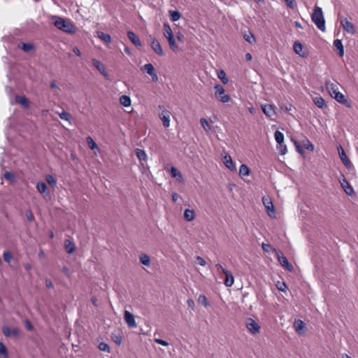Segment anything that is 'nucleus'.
<instances>
[{
  "label": "nucleus",
  "mask_w": 358,
  "mask_h": 358,
  "mask_svg": "<svg viewBox=\"0 0 358 358\" xmlns=\"http://www.w3.org/2000/svg\"><path fill=\"white\" fill-rule=\"evenodd\" d=\"M250 174V169L245 164H241L239 169V175L241 177L248 176Z\"/></svg>",
  "instance_id": "obj_32"
},
{
  "label": "nucleus",
  "mask_w": 358,
  "mask_h": 358,
  "mask_svg": "<svg viewBox=\"0 0 358 358\" xmlns=\"http://www.w3.org/2000/svg\"><path fill=\"white\" fill-rule=\"evenodd\" d=\"M139 261L144 266H150V258L146 254H141L139 257Z\"/></svg>",
  "instance_id": "obj_30"
},
{
  "label": "nucleus",
  "mask_w": 358,
  "mask_h": 358,
  "mask_svg": "<svg viewBox=\"0 0 358 358\" xmlns=\"http://www.w3.org/2000/svg\"><path fill=\"white\" fill-rule=\"evenodd\" d=\"M222 156L224 159L225 166L231 171L235 170L236 167L234 164V162L232 161L231 156L226 152H224V153L222 154Z\"/></svg>",
  "instance_id": "obj_18"
},
{
  "label": "nucleus",
  "mask_w": 358,
  "mask_h": 358,
  "mask_svg": "<svg viewBox=\"0 0 358 358\" xmlns=\"http://www.w3.org/2000/svg\"><path fill=\"white\" fill-rule=\"evenodd\" d=\"M120 103L125 106V107H129L131 106V99L129 96L127 95H122L120 97Z\"/></svg>",
  "instance_id": "obj_28"
},
{
  "label": "nucleus",
  "mask_w": 358,
  "mask_h": 358,
  "mask_svg": "<svg viewBox=\"0 0 358 358\" xmlns=\"http://www.w3.org/2000/svg\"><path fill=\"white\" fill-rule=\"evenodd\" d=\"M86 141L89 145V147L92 149V150H94L95 148H98V146L96 145V143H95V141L92 139V137L90 136H88L86 138Z\"/></svg>",
  "instance_id": "obj_45"
},
{
  "label": "nucleus",
  "mask_w": 358,
  "mask_h": 358,
  "mask_svg": "<svg viewBox=\"0 0 358 358\" xmlns=\"http://www.w3.org/2000/svg\"><path fill=\"white\" fill-rule=\"evenodd\" d=\"M25 215L27 217V219L29 222H33L34 220V216L32 212L31 211V210H27L25 211Z\"/></svg>",
  "instance_id": "obj_51"
},
{
  "label": "nucleus",
  "mask_w": 358,
  "mask_h": 358,
  "mask_svg": "<svg viewBox=\"0 0 358 358\" xmlns=\"http://www.w3.org/2000/svg\"><path fill=\"white\" fill-rule=\"evenodd\" d=\"M245 327L248 331L252 335H255L260 331V325L258 322L251 317L245 320Z\"/></svg>",
  "instance_id": "obj_5"
},
{
  "label": "nucleus",
  "mask_w": 358,
  "mask_h": 358,
  "mask_svg": "<svg viewBox=\"0 0 358 358\" xmlns=\"http://www.w3.org/2000/svg\"><path fill=\"white\" fill-rule=\"evenodd\" d=\"M195 218V212L193 209H186L184 212V219L187 222H191Z\"/></svg>",
  "instance_id": "obj_23"
},
{
  "label": "nucleus",
  "mask_w": 358,
  "mask_h": 358,
  "mask_svg": "<svg viewBox=\"0 0 358 358\" xmlns=\"http://www.w3.org/2000/svg\"><path fill=\"white\" fill-rule=\"evenodd\" d=\"M341 185L345 191V192L351 196L354 193V189L350 185V183L345 180L343 179V182H341Z\"/></svg>",
  "instance_id": "obj_24"
},
{
  "label": "nucleus",
  "mask_w": 358,
  "mask_h": 358,
  "mask_svg": "<svg viewBox=\"0 0 358 358\" xmlns=\"http://www.w3.org/2000/svg\"><path fill=\"white\" fill-rule=\"evenodd\" d=\"M127 36L130 41L136 47H141V42L139 39V38L135 34V33L132 31H129L127 32Z\"/></svg>",
  "instance_id": "obj_19"
},
{
  "label": "nucleus",
  "mask_w": 358,
  "mask_h": 358,
  "mask_svg": "<svg viewBox=\"0 0 358 358\" xmlns=\"http://www.w3.org/2000/svg\"><path fill=\"white\" fill-rule=\"evenodd\" d=\"M294 52L302 57H306L307 55L303 52V46L299 42H295L293 45Z\"/></svg>",
  "instance_id": "obj_20"
},
{
  "label": "nucleus",
  "mask_w": 358,
  "mask_h": 358,
  "mask_svg": "<svg viewBox=\"0 0 358 358\" xmlns=\"http://www.w3.org/2000/svg\"><path fill=\"white\" fill-rule=\"evenodd\" d=\"M171 176L176 178L179 182H182L183 178L181 173L174 166H172L170 170Z\"/></svg>",
  "instance_id": "obj_25"
},
{
  "label": "nucleus",
  "mask_w": 358,
  "mask_h": 358,
  "mask_svg": "<svg viewBox=\"0 0 358 358\" xmlns=\"http://www.w3.org/2000/svg\"><path fill=\"white\" fill-rule=\"evenodd\" d=\"M73 52L78 56H80L81 55V52L80 51V50L77 48V47H74L73 49Z\"/></svg>",
  "instance_id": "obj_63"
},
{
  "label": "nucleus",
  "mask_w": 358,
  "mask_h": 358,
  "mask_svg": "<svg viewBox=\"0 0 358 358\" xmlns=\"http://www.w3.org/2000/svg\"><path fill=\"white\" fill-rule=\"evenodd\" d=\"M277 150L280 155H285L287 151V146L284 142L282 143H278Z\"/></svg>",
  "instance_id": "obj_43"
},
{
  "label": "nucleus",
  "mask_w": 358,
  "mask_h": 358,
  "mask_svg": "<svg viewBox=\"0 0 358 358\" xmlns=\"http://www.w3.org/2000/svg\"><path fill=\"white\" fill-rule=\"evenodd\" d=\"M215 88V96L217 99H218L220 102L223 103H228L231 98L229 95L225 94L224 88L220 84H216L214 87Z\"/></svg>",
  "instance_id": "obj_4"
},
{
  "label": "nucleus",
  "mask_w": 358,
  "mask_h": 358,
  "mask_svg": "<svg viewBox=\"0 0 358 358\" xmlns=\"http://www.w3.org/2000/svg\"><path fill=\"white\" fill-rule=\"evenodd\" d=\"M113 341L118 345H121L122 342V338L121 337V336H119V335H114L113 336Z\"/></svg>",
  "instance_id": "obj_55"
},
{
  "label": "nucleus",
  "mask_w": 358,
  "mask_h": 358,
  "mask_svg": "<svg viewBox=\"0 0 358 358\" xmlns=\"http://www.w3.org/2000/svg\"><path fill=\"white\" fill-rule=\"evenodd\" d=\"M313 102L320 108H324L326 106L325 101L321 96H315Z\"/></svg>",
  "instance_id": "obj_27"
},
{
  "label": "nucleus",
  "mask_w": 358,
  "mask_h": 358,
  "mask_svg": "<svg viewBox=\"0 0 358 358\" xmlns=\"http://www.w3.org/2000/svg\"><path fill=\"white\" fill-rule=\"evenodd\" d=\"M263 113L268 117H272L275 115V108L271 104H264L262 106Z\"/></svg>",
  "instance_id": "obj_16"
},
{
  "label": "nucleus",
  "mask_w": 358,
  "mask_h": 358,
  "mask_svg": "<svg viewBox=\"0 0 358 358\" xmlns=\"http://www.w3.org/2000/svg\"><path fill=\"white\" fill-rule=\"evenodd\" d=\"M45 180L51 186H55L56 185V180L52 175H47L45 176Z\"/></svg>",
  "instance_id": "obj_48"
},
{
  "label": "nucleus",
  "mask_w": 358,
  "mask_h": 358,
  "mask_svg": "<svg viewBox=\"0 0 358 358\" xmlns=\"http://www.w3.org/2000/svg\"><path fill=\"white\" fill-rule=\"evenodd\" d=\"M304 146L306 149L311 152L313 151L315 148L313 144L308 140H306V143L304 144Z\"/></svg>",
  "instance_id": "obj_54"
},
{
  "label": "nucleus",
  "mask_w": 358,
  "mask_h": 358,
  "mask_svg": "<svg viewBox=\"0 0 358 358\" xmlns=\"http://www.w3.org/2000/svg\"><path fill=\"white\" fill-rule=\"evenodd\" d=\"M262 248L264 252H268L271 248V245L270 244L263 243L262 244Z\"/></svg>",
  "instance_id": "obj_58"
},
{
  "label": "nucleus",
  "mask_w": 358,
  "mask_h": 358,
  "mask_svg": "<svg viewBox=\"0 0 358 358\" xmlns=\"http://www.w3.org/2000/svg\"><path fill=\"white\" fill-rule=\"evenodd\" d=\"M273 250L280 265L289 271H293V266L288 262L283 253L279 250L274 249Z\"/></svg>",
  "instance_id": "obj_6"
},
{
  "label": "nucleus",
  "mask_w": 358,
  "mask_h": 358,
  "mask_svg": "<svg viewBox=\"0 0 358 358\" xmlns=\"http://www.w3.org/2000/svg\"><path fill=\"white\" fill-rule=\"evenodd\" d=\"M217 77L224 84H227L229 79L227 78L225 72L223 70H220L217 72Z\"/></svg>",
  "instance_id": "obj_36"
},
{
  "label": "nucleus",
  "mask_w": 358,
  "mask_h": 358,
  "mask_svg": "<svg viewBox=\"0 0 358 358\" xmlns=\"http://www.w3.org/2000/svg\"><path fill=\"white\" fill-rule=\"evenodd\" d=\"M198 302L202 304L204 307L210 306V303L208 302L206 296L205 295L201 294L199 296Z\"/></svg>",
  "instance_id": "obj_38"
},
{
  "label": "nucleus",
  "mask_w": 358,
  "mask_h": 358,
  "mask_svg": "<svg viewBox=\"0 0 358 358\" xmlns=\"http://www.w3.org/2000/svg\"><path fill=\"white\" fill-rule=\"evenodd\" d=\"M187 306H188L189 308H194V301L192 299H188V300H187Z\"/></svg>",
  "instance_id": "obj_62"
},
{
  "label": "nucleus",
  "mask_w": 358,
  "mask_h": 358,
  "mask_svg": "<svg viewBox=\"0 0 358 358\" xmlns=\"http://www.w3.org/2000/svg\"><path fill=\"white\" fill-rule=\"evenodd\" d=\"M311 19L313 23L316 25V27L322 31H324L326 29L325 27V20L323 15L322 10L319 6H315L313 9V13L311 15Z\"/></svg>",
  "instance_id": "obj_2"
},
{
  "label": "nucleus",
  "mask_w": 358,
  "mask_h": 358,
  "mask_svg": "<svg viewBox=\"0 0 358 358\" xmlns=\"http://www.w3.org/2000/svg\"><path fill=\"white\" fill-rule=\"evenodd\" d=\"M334 46L338 50V54L340 57L344 55V48L341 40L336 39L334 41Z\"/></svg>",
  "instance_id": "obj_22"
},
{
  "label": "nucleus",
  "mask_w": 358,
  "mask_h": 358,
  "mask_svg": "<svg viewBox=\"0 0 358 358\" xmlns=\"http://www.w3.org/2000/svg\"><path fill=\"white\" fill-rule=\"evenodd\" d=\"M52 24L59 30L67 34H75L76 27L69 20H66L57 15L52 16Z\"/></svg>",
  "instance_id": "obj_1"
},
{
  "label": "nucleus",
  "mask_w": 358,
  "mask_h": 358,
  "mask_svg": "<svg viewBox=\"0 0 358 358\" xmlns=\"http://www.w3.org/2000/svg\"><path fill=\"white\" fill-rule=\"evenodd\" d=\"M276 286L277 288L281 292H285L287 288V285L285 282H278Z\"/></svg>",
  "instance_id": "obj_52"
},
{
  "label": "nucleus",
  "mask_w": 358,
  "mask_h": 358,
  "mask_svg": "<svg viewBox=\"0 0 358 358\" xmlns=\"http://www.w3.org/2000/svg\"><path fill=\"white\" fill-rule=\"evenodd\" d=\"M327 87L329 90V92L333 96L336 92H338L337 85L334 83L327 84Z\"/></svg>",
  "instance_id": "obj_40"
},
{
  "label": "nucleus",
  "mask_w": 358,
  "mask_h": 358,
  "mask_svg": "<svg viewBox=\"0 0 358 358\" xmlns=\"http://www.w3.org/2000/svg\"><path fill=\"white\" fill-rule=\"evenodd\" d=\"M36 189L37 190L40 192V193H45L47 190V185L46 184L43 182V181H41V182H37L36 184Z\"/></svg>",
  "instance_id": "obj_37"
},
{
  "label": "nucleus",
  "mask_w": 358,
  "mask_h": 358,
  "mask_svg": "<svg viewBox=\"0 0 358 358\" xmlns=\"http://www.w3.org/2000/svg\"><path fill=\"white\" fill-rule=\"evenodd\" d=\"M25 324L27 329H29V331H31L33 329V326L28 320L25 321Z\"/></svg>",
  "instance_id": "obj_61"
},
{
  "label": "nucleus",
  "mask_w": 358,
  "mask_h": 358,
  "mask_svg": "<svg viewBox=\"0 0 358 358\" xmlns=\"http://www.w3.org/2000/svg\"><path fill=\"white\" fill-rule=\"evenodd\" d=\"M163 30H164V36L168 40L170 48L173 51L177 50L178 46L176 43V41L174 39V36H173L171 27L168 24L164 23L163 25Z\"/></svg>",
  "instance_id": "obj_3"
},
{
  "label": "nucleus",
  "mask_w": 358,
  "mask_h": 358,
  "mask_svg": "<svg viewBox=\"0 0 358 358\" xmlns=\"http://www.w3.org/2000/svg\"><path fill=\"white\" fill-rule=\"evenodd\" d=\"M169 13H170L171 20L173 22L178 21L181 17L180 13L178 10H170Z\"/></svg>",
  "instance_id": "obj_39"
},
{
  "label": "nucleus",
  "mask_w": 358,
  "mask_h": 358,
  "mask_svg": "<svg viewBox=\"0 0 358 358\" xmlns=\"http://www.w3.org/2000/svg\"><path fill=\"white\" fill-rule=\"evenodd\" d=\"M304 326H305V324L301 320H298V321L295 322V323H294V327L297 331H299L300 330H301V329L303 328Z\"/></svg>",
  "instance_id": "obj_49"
},
{
  "label": "nucleus",
  "mask_w": 358,
  "mask_h": 358,
  "mask_svg": "<svg viewBox=\"0 0 358 358\" xmlns=\"http://www.w3.org/2000/svg\"><path fill=\"white\" fill-rule=\"evenodd\" d=\"M3 257L5 262L9 263L12 259V255L10 252L6 251L3 254Z\"/></svg>",
  "instance_id": "obj_50"
},
{
  "label": "nucleus",
  "mask_w": 358,
  "mask_h": 358,
  "mask_svg": "<svg viewBox=\"0 0 358 358\" xmlns=\"http://www.w3.org/2000/svg\"><path fill=\"white\" fill-rule=\"evenodd\" d=\"M148 41L152 50L159 56L164 55V51L158 40L152 35H149Z\"/></svg>",
  "instance_id": "obj_8"
},
{
  "label": "nucleus",
  "mask_w": 358,
  "mask_h": 358,
  "mask_svg": "<svg viewBox=\"0 0 358 358\" xmlns=\"http://www.w3.org/2000/svg\"><path fill=\"white\" fill-rule=\"evenodd\" d=\"M289 8H294L295 6L294 0H284Z\"/></svg>",
  "instance_id": "obj_59"
},
{
  "label": "nucleus",
  "mask_w": 358,
  "mask_h": 358,
  "mask_svg": "<svg viewBox=\"0 0 358 358\" xmlns=\"http://www.w3.org/2000/svg\"><path fill=\"white\" fill-rule=\"evenodd\" d=\"M274 137L277 143H282L284 142V134L280 131H275Z\"/></svg>",
  "instance_id": "obj_35"
},
{
  "label": "nucleus",
  "mask_w": 358,
  "mask_h": 358,
  "mask_svg": "<svg viewBox=\"0 0 358 358\" xmlns=\"http://www.w3.org/2000/svg\"><path fill=\"white\" fill-rule=\"evenodd\" d=\"M333 97L340 103L344 105L345 106L348 108L352 107L351 101H349L345 96L342 94L341 92H338L335 94V95L333 96Z\"/></svg>",
  "instance_id": "obj_11"
},
{
  "label": "nucleus",
  "mask_w": 358,
  "mask_h": 358,
  "mask_svg": "<svg viewBox=\"0 0 358 358\" xmlns=\"http://www.w3.org/2000/svg\"><path fill=\"white\" fill-rule=\"evenodd\" d=\"M171 113L167 110H163L160 114V118L164 127L167 128L170 126Z\"/></svg>",
  "instance_id": "obj_17"
},
{
  "label": "nucleus",
  "mask_w": 358,
  "mask_h": 358,
  "mask_svg": "<svg viewBox=\"0 0 358 358\" xmlns=\"http://www.w3.org/2000/svg\"><path fill=\"white\" fill-rule=\"evenodd\" d=\"M262 202L265 207L267 214L271 217H274L275 215V210L271 199L269 198L263 197Z\"/></svg>",
  "instance_id": "obj_10"
},
{
  "label": "nucleus",
  "mask_w": 358,
  "mask_h": 358,
  "mask_svg": "<svg viewBox=\"0 0 358 358\" xmlns=\"http://www.w3.org/2000/svg\"><path fill=\"white\" fill-rule=\"evenodd\" d=\"M45 285L48 288H50V289L53 288V284L49 278H45Z\"/></svg>",
  "instance_id": "obj_60"
},
{
  "label": "nucleus",
  "mask_w": 358,
  "mask_h": 358,
  "mask_svg": "<svg viewBox=\"0 0 358 358\" xmlns=\"http://www.w3.org/2000/svg\"><path fill=\"white\" fill-rule=\"evenodd\" d=\"M98 37L106 44H109L111 42V37L108 34L102 31L97 32Z\"/></svg>",
  "instance_id": "obj_26"
},
{
  "label": "nucleus",
  "mask_w": 358,
  "mask_h": 358,
  "mask_svg": "<svg viewBox=\"0 0 358 358\" xmlns=\"http://www.w3.org/2000/svg\"><path fill=\"white\" fill-rule=\"evenodd\" d=\"M3 333L5 336L10 337V336H18L19 330L17 328H14L12 330L8 327H3Z\"/></svg>",
  "instance_id": "obj_21"
},
{
  "label": "nucleus",
  "mask_w": 358,
  "mask_h": 358,
  "mask_svg": "<svg viewBox=\"0 0 358 358\" xmlns=\"http://www.w3.org/2000/svg\"><path fill=\"white\" fill-rule=\"evenodd\" d=\"M92 62L93 66L106 78L108 77V73L106 70V67L103 63L96 59H92Z\"/></svg>",
  "instance_id": "obj_14"
},
{
  "label": "nucleus",
  "mask_w": 358,
  "mask_h": 358,
  "mask_svg": "<svg viewBox=\"0 0 358 358\" xmlns=\"http://www.w3.org/2000/svg\"><path fill=\"white\" fill-rule=\"evenodd\" d=\"M98 348L99 350L106 352H110V347L105 342H101L99 343Z\"/></svg>",
  "instance_id": "obj_42"
},
{
  "label": "nucleus",
  "mask_w": 358,
  "mask_h": 358,
  "mask_svg": "<svg viewBox=\"0 0 358 358\" xmlns=\"http://www.w3.org/2000/svg\"><path fill=\"white\" fill-rule=\"evenodd\" d=\"M124 317L125 322L130 328L136 327L137 324L135 320L134 315L128 310H124Z\"/></svg>",
  "instance_id": "obj_13"
},
{
  "label": "nucleus",
  "mask_w": 358,
  "mask_h": 358,
  "mask_svg": "<svg viewBox=\"0 0 358 358\" xmlns=\"http://www.w3.org/2000/svg\"><path fill=\"white\" fill-rule=\"evenodd\" d=\"M337 150H338L341 160L342 161V162L345 165V166L348 169H353L354 166H353L352 163L350 162V160L348 158L342 146L341 145L338 146Z\"/></svg>",
  "instance_id": "obj_9"
},
{
  "label": "nucleus",
  "mask_w": 358,
  "mask_h": 358,
  "mask_svg": "<svg viewBox=\"0 0 358 358\" xmlns=\"http://www.w3.org/2000/svg\"><path fill=\"white\" fill-rule=\"evenodd\" d=\"M124 51L128 55H131V52L130 49L127 46L124 47Z\"/></svg>",
  "instance_id": "obj_64"
},
{
  "label": "nucleus",
  "mask_w": 358,
  "mask_h": 358,
  "mask_svg": "<svg viewBox=\"0 0 358 358\" xmlns=\"http://www.w3.org/2000/svg\"><path fill=\"white\" fill-rule=\"evenodd\" d=\"M4 178L8 180H10V181H13L15 180V176H14V174L11 172H6L4 173Z\"/></svg>",
  "instance_id": "obj_53"
},
{
  "label": "nucleus",
  "mask_w": 358,
  "mask_h": 358,
  "mask_svg": "<svg viewBox=\"0 0 358 358\" xmlns=\"http://www.w3.org/2000/svg\"><path fill=\"white\" fill-rule=\"evenodd\" d=\"M135 152L136 157L140 161L147 160V154L145 150L137 148Z\"/></svg>",
  "instance_id": "obj_31"
},
{
  "label": "nucleus",
  "mask_w": 358,
  "mask_h": 358,
  "mask_svg": "<svg viewBox=\"0 0 358 358\" xmlns=\"http://www.w3.org/2000/svg\"><path fill=\"white\" fill-rule=\"evenodd\" d=\"M0 355H2L4 358L8 357L6 348L2 342H0Z\"/></svg>",
  "instance_id": "obj_47"
},
{
  "label": "nucleus",
  "mask_w": 358,
  "mask_h": 358,
  "mask_svg": "<svg viewBox=\"0 0 358 358\" xmlns=\"http://www.w3.org/2000/svg\"><path fill=\"white\" fill-rule=\"evenodd\" d=\"M243 37L244 39L250 44L255 41V38L250 31H249L248 34H245Z\"/></svg>",
  "instance_id": "obj_44"
},
{
  "label": "nucleus",
  "mask_w": 358,
  "mask_h": 358,
  "mask_svg": "<svg viewBox=\"0 0 358 358\" xmlns=\"http://www.w3.org/2000/svg\"><path fill=\"white\" fill-rule=\"evenodd\" d=\"M62 120L66 121H70L71 115L69 113L65 110H62L61 113H57Z\"/></svg>",
  "instance_id": "obj_46"
},
{
  "label": "nucleus",
  "mask_w": 358,
  "mask_h": 358,
  "mask_svg": "<svg viewBox=\"0 0 358 358\" xmlns=\"http://www.w3.org/2000/svg\"><path fill=\"white\" fill-rule=\"evenodd\" d=\"M155 343L162 345L163 346H168L169 344L167 341L162 340L161 338H155Z\"/></svg>",
  "instance_id": "obj_56"
},
{
  "label": "nucleus",
  "mask_w": 358,
  "mask_h": 358,
  "mask_svg": "<svg viewBox=\"0 0 358 358\" xmlns=\"http://www.w3.org/2000/svg\"><path fill=\"white\" fill-rule=\"evenodd\" d=\"M16 101L25 108H28L29 106V103L27 99L24 96H16Z\"/></svg>",
  "instance_id": "obj_29"
},
{
  "label": "nucleus",
  "mask_w": 358,
  "mask_h": 358,
  "mask_svg": "<svg viewBox=\"0 0 358 358\" xmlns=\"http://www.w3.org/2000/svg\"><path fill=\"white\" fill-rule=\"evenodd\" d=\"M196 262L199 265L203 266L206 264L205 259L199 256L196 257Z\"/></svg>",
  "instance_id": "obj_57"
},
{
  "label": "nucleus",
  "mask_w": 358,
  "mask_h": 358,
  "mask_svg": "<svg viewBox=\"0 0 358 358\" xmlns=\"http://www.w3.org/2000/svg\"><path fill=\"white\" fill-rule=\"evenodd\" d=\"M141 70L143 72H146L151 77L152 82L157 83L159 80L157 73L151 63L144 64L141 67Z\"/></svg>",
  "instance_id": "obj_7"
},
{
  "label": "nucleus",
  "mask_w": 358,
  "mask_h": 358,
  "mask_svg": "<svg viewBox=\"0 0 358 358\" xmlns=\"http://www.w3.org/2000/svg\"><path fill=\"white\" fill-rule=\"evenodd\" d=\"M21 48L26 52H28L34 49V45L31 43H21Z\"/></svg>",
  "instance_id": "obj_41"
},
{
  "label": "nucleus",
  "mask_w": 358,
  "mask_h": 358,
  "mask_svg": "<svg viewBox=\"0 0 358 358\" xmlns=\"http://www.w3.org/2000/svg\"><path fill=\"white\" fill-rule=\"evenodd\" d=\"M64 245L68 253H73L75 251V245L70 240H65Z\"/></svg>",
  "instance_id": "obj_33"
},
{
  "label": "nucleus",
  "mask_w": 358,
  "mask_h": 358,
  "mask_svg": "<svg viewBox=\"0 0 358 358\" xmlns=\"http://www.w3.org/2000/svg\"><path fill=\"white\" fill-rule=\"evenodd\" d=\"M341 24L343 28V29L351 34H355V28L354 24L350 22L347 18H343L341 21Z\"/></svg>",
  "instance_id": "obj_12"
},
{
  "label": "nucleus",
  "mask_w": 358,
  "mask_h": 358,
  "mask_svg": "<svg viewBox=\"0 0 358 358\" xmlns=\"http://www.w3.org/2000/svg\"><path fill=\"white\" fill-rule=\"evenodd\" d=\"M222 273L225 275L224 285L226 287H231L234 282L232 273L226 268H222Z\"/></svg>",
  "instance_id": "obj_15"
},
{
  "label": "nucleus",
  "mask_w": 358,
  "mask_h": 358,
  "mask_svg": "<svg viewBox=\"0 0 358 358\" xmlns=\"http://www.w3.org/2000/svg\"><path fill=\"white\" fill-rule=\"evenodd\" d=\"M200 122L205 131L209 132L211 130V127L206 119L201 117L200 119Z\"/></svg>",
  "instance_id": "obj_34"
}]
</instances>
